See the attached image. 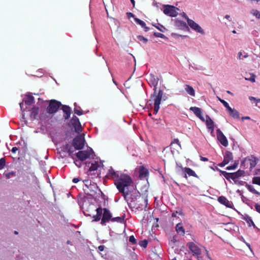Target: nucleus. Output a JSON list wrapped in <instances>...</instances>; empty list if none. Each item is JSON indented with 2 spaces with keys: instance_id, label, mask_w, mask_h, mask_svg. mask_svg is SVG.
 Instances as JSON below:
<instances>
[{
  "instance_id": "nucleus-35",
  "label": "nucleus",
  "mask_w": 260,
  "mask_h": 260,
  "mask_svg": "<svg viewBox=\"0 0 260 260\" xmlns=\"http://www.w3.org/2000/svg\"><path fill=\"white\" fill-rule=\"evenodd\" d=\"M72 124L74 126H76V125H77L78 124L80 125V121H79V119L76 116H74L73 117V118L72 119Z\"/></svg>"
},
{
  "instance_id": "nucleus-42",
  "label": "nucleus",
  "mask_w": 260,
  "mask_h": 260,
  "mask_svg": "<svg viewBox=\"0 0 260 260\" xmlns=\"http://www.w3.org/2000/svg\"><path fill=\"white\" fill-rule=\"evenodd\" d=\"M255 76L254 74H251L250 77L245 78V79L246 80L250 81L251 82H254L255 81Z\"/></svg>"
},
{
  "instance_id": "nucleus-15",
  "label": "nucleus",
  "mask_w": 260,
  "mask_h": 260,
  "mask_svg": "<svg viewBox=\"0 0 260 260\" xmlns=\"http://www.w3.org/2000/svg\"><path fill=\"white\" fill-rule=\"evenodd\" d=\"M61 109L64 113L63 117L65 119H68L71 115V109L69 106L67 105H62Z\"/></svg>"
},
{
  "instance_id": "nucleus-22",
  "label": "nucleus",
  "mask_w": 260,
  "mask_h": 260,
  "mask_svg": "<svg viewBox=\"0 0 260 260\" xmlns=\"http://www.w3.org/2000/svg\"><path fill=\"white\" fill-rule=\"evenodd\" d=\"M35 102L34 97L30 94L26 95V99L23 101V102L28 106H30Z\"/></svg>"
},
{
  "instance_id": "nucleus-5",
  "label": "nucleus",
  "mask_w": 260,
  "mask_h": 260,
  "mask_svg": "<svg viewBox=\"0 0 260 260\" xmlns=\"http://www.w3.org/2000/svg\"><path fill=\"white\" fill-rule=\"evenodd\" d=\"M94 153L91 148L86 150L79 151L76 153L77 157L81 161H84L89 158Z\"/></svg>"
},
{
  "instance_id": "nucleus-36",
  "label": "nucleus",
  "mask_w": 260,
  "mask_h": 260,
  "mask_svg": "<svg viewBox=\"0 0 260 260\" xmlns=\"http://www.w3.org/2000/svg\"><path fill=\"white\" fill-rule=\"evenodd\" d=\"M134 19H135V22L137 24H138L140 25H141L142 27H145L146 23H145V22H144L143 21L141 20V19H139L138 18H135Z\"/></svg>"
},
{
  "instance_id": "nucleus-17",
  "label": "nucleus",
  "mask_w": 260,
  "mask_h": 260,
  "mask_svg": "<svg viewBox=\"0 0 260 260\" xmlns=\"http://www.w3.org/2000/svg\"><path fill=\"white\" fill-rule=\"evenodd\" d=\"M175 26L182 30L188 29V27L186 23L182 20H176L175 22Z\"/></svg>"
},
{
  "instance_id": "nucleus-33",
  "label": "nucleus",
  "mask_w": 260,
  "mask_h": 260,
  "mask_svg": "<svg viewBox=\"0 0 260 260\" xmlns=\"http://www.w3.org/2000/svg\"><path fill=\"white\" fill-rule=\"evenodd\" d=\"M124 220V217H116L114 218H111V221L112 222H117L119 223H122Z\"/></svg>"
},
{
  "instance_id": "nucleus-64",
  "label": "nucleus",
  "mask_w": 260,
  "mask_h": 260,
  "mask_svg": "<svg viewBox=\"0 0 260 260\" xmlns=\"http://www.w3.org/2000/svg\"><path fill=\"white\" fill-rule=\"evenodd\" d=\"M172 241H173L174 243H175L177 241L175 237H173V239L172 240Z\"/></svg>"
},
{
  "instance_id": "nucleus-14",
  "label": "nucleus",
  "mask_w": 260,
  "mask_h": 260,
  "mask_svg": "<svg viewBox=\"0 0 260 260\" xmlns=\"http://www.w3.org/2000/svg\"><path fill=\"white\" fill-rule=\"evenodd\" d=\"M120 174L118 172H115L112 168L108 170L106 177L108 178L116 179L120 176Z\"/></svg>"
},
{
  "instance_id": "nucleus-63",
  "label": "nucleus",
  "mask_w": 260,
  "mask_h": 260,
  "mask_svg": "<svg viewBox=\"0 0 260 260\" xmlns=\"http://www.w3.org/2000/svg\"><path fill=\"white\" fill-rule=\"evenodd\" d=\"M176 214L177 213L176 212H173L172 214V216L173 217H176Z\"/></svg>"
},
{
  "instance_id": "nucleus-41",
  "label": "nucleus",
  "mask_w": 260,
  "mask_h": 260,
  "mask_svg": "<svg viewBox=\"0 0 260 260\" xmlns=\"http://www.w3.org/2000/svg\"><path fill=\"white\" fill-rule=\"evenodd\" d=\"M154 36L155 37L160 38H162V39L166 38V37L164 34H161L160 32H154Z\"/></svg>"
},
{
  "instance_id": "nucleus-4",
  "label": "nucleus",
  "mask_w": 260,
  "mask_h": 260,
  "mask_svg": "<svg viewBox=\"0 0 260 260\" xmlns=\"http://www.w3.org/2000/svg\"><path fill=\"white\" fill-rule=\"evenodd\" d=\"M61 106H62V104L60 102L56 100H51L49 101V105L46 108V111L50 114H54L57 112Z\"/></svg>"
},
{
  "instance_id": "nucleus-57",
  "label": "nucleus",
  "mask_w": 260,
  "mask_h": 260,
  "mask_svg": "<svg viewBox=\"0 0 260 260\" xmlns=\"http://www.w3.org/2000/svg\"><path fill=\"white\" fill-rule=\"evenodd\" d=\"M79 181V179L78 178H75L73 179V182L75 183H77Z\"/></svg>"
},
{
  "instance_id": "nucleus-48",
  "label": "nucleus",
  "mask_w": 260,
  "mask_h": 260,
  "mask_svg": "<svg viewBox=\"0 0 260 260\" xmlns=\"http://www.w3.org/2000/svg\"><path fill=\"white\" fill-rule=\"evenodd\" d=\"M253 15L256 16V18L260 19V12L257 10H254Z\"/></svg>"
},
{
  "instance_id": "nucleus-28",
  "label": "nucleus",
  "mask_w": 260,
  "mask_h": 260,
  "mask_svg": "<svg viewBox=\"0 0 260 260\" xmlns=\"http://www.w3.org/2000/svg\"><path fill=\"white\" fill-rule=\"evenodd\" d=\"M247 223L249 224V226L252 225L254 228H256L255 224L253 222L251 218L248 215H245L243 218Z\"/></svg>"
},
{
  "instance_id": "nucleus-19",
  "label": "nucleus",
  "mask_w": 260,
  "mask_h": 260,
  "mask_svg": "<svg viewBox=\"0 0 260 260\" xmlns=\"http://www.w3.org/2000/svg\"><path fill=\"white\" fill-rule=\"evenodd\" d=\"M148 170L144 167L143 166H141L139 169V177L141 179L146 178L148 176Z\"/></svg>"
},
{
  "instance_id": "nucleus-34",
  "label": "nucleus",
  "mask_w": 260,
  "mask_h": 260,
  "mask_svg": "<svg viewBox=\"0 0 260 260\" xmlns=\"http://www.w3.org/2000/svg\"><path fill=\"white\" fill-rule=\"evenodd\" d=\"M74 106H75V108L74 110V113L79 116L82 115L83 114V112L82 110H80L78 109V108L77 107V104L76 103H74Z\"/></svg>"
},
{
  "instance_id": "nucleus-62",
  "label": "nucleus",
  "mask_w": 260,
  "mask_h": 260,
  "mask_svg": "<svg viewBox=\"0 0 260 260\" xmlns=\"http://www.w3.org/2000/svg\"><path fill=\"white\" fill-rule=\"evenodd\" d=\"M242 52H239L238 53V56H239V57L240 59H241V56H242Z\"/></svg>"
},
{
  "instance_id": "nucleus-11",
  "label": "nucleus",
  "mask_w": 260,
  "mask_h": 260,
  "mask_svg": "<svg viewBox=\"0 0 260 260\" xmlns=\"http://www.w3.org/2000/svg\"><path fill=\"white\" fill-rule=\"evenodd\" d=\"M189 110L193 112L194 115L200 118L202 121H205V118L202 116V110L200 108L196 107H191Z\"/></svg>"
},
{
  "instance_id": "nucleus-12",
  "label": "nucleus",
  "mask_w": 260,
  "mask_h": 260,
  "mask_svg": "<svg viewBox=\"0 0 260 260\" xmlns=\"http://www.w3.org/2000/svg\"><path fill=\"white\" fill-rule=\"evenodd\" d=\"M218 201L221 204L224 205L228 208H232L233 204L231 201H229L225 197L220 196L218 198Z\"/></svg>"
},
{
  "instance_id": "nucleus-60",
  "label": "nucleus",
  "mask_w": 260,
  "mask_h": 260,
  "mask_svg": "<svg viewBox=\"0 0 260 260\" xmlns=\"http://www.w3.org/2000/svg\"><path fill=\"white\" fill-rule=\"evenodd\" d=\"M131 2L132 3V5H133V7H135V2L134 0H130Z\"/></svg>"
},
{
  "instance_id": "nucleus-24",
  "label": "nucleus",
  "mask_w": 260,
  "mask_h": 260,
  "mask_svg": "<svg viewBox=\"0 0 260 260\" xmlns=\"http://www.w3.org/2000/svg\"><path fill=\"white\" fill-rule=\"evenodd\" d=\"M39 108L38 107H33L31 109L30 113V118L33 119H36L39 114Z\"/></svg>"
},
{
  "instance_id": "nucleus-47",
  "label": "nucleus",
  "mask_w": 260,
  "mask_h": 260,
  "mask_svg": "<svg viewBox=\"0 0 260 260\" xmlns=\"http://www.w3.org/2000/svg\"><path fill=\"white\" fill-rule=\"evenodd\" d=\"M15 175V173L12 171L11 172L5 174V176L7 179H9L11 176H14Z\"/></svg>"
},
{
  "instance_id": "nucleus-51",
  "label": "nucleus",
  "mask_w": 260,
  "mask_h": 260,
  "mask_svg": "<svg viewBox=\"0 0 260 260\" xmlns=\"http://www.w3.org/2000/svg\"><path fill=\"white\" fill-rule=\"evenodd\" d=\"M127 17L128 19H129L131 17H135V15L134 14H133L131 12H127L126 13Z\"/></svg>"
},
{
  "instance_id": "nucleus-29",
  "label": "nucleus",
  "mask_w": 260,
  "mask_h": 260,
  "mask_svg": "<svg viewBox=\"0 0 260 260\" xmlns=\"http://www.w3.org/2000/svg\"><path fill=\"white\" fill-rule=\"evenodd\" d=\"M219 172L227 180H229L230 179H232L233 180L232 173H228L222 170H219Z\"/></svg>"
},
{
  "instance_id": "nucleus-61",
  "label": "nucleus",
  "mask_w": 260,
  "mask_h": 260,
  "mask_svg": "<svg viewBox=\"0 0 260 260\" xmlns=\"http://www.w3.org/2000/svg\"><path fill=\"white\" fill-rule=\"evenodd\" d=\"M250 119V117L249 116H246V117H242V120H244V119Z\"/></svg>"
},
{
  "instance_id": "nucleus-37",
  "label": "nucleus",
  "mask_w": 260,
  "mask_h": 260,
  "mask_svg": "<svg viewBox=\"0 0 260 260\" xmlns=\"http://www.w3.org/2000/svg\"><path fill=\"white\" fill-rule=\"evenodd\" d=\"M252 182L253 184L260 185V177H254L252 178Z\"/></svg>"
},
{
  "instance_id": "nucleus-2",
  "label": "nucleus",
  "mask_w": 260,
  "mask_h": 260,
  "mask_svg": "<svg viewBox=\"0 0 260 260\" xmlns=\"http://www.w3.org/2000/svg\"><path fill=\"white\" fill-rule=\"evenodd\" d=\"M150 80L152 82V84L154 86V91L153 93L151 95L150 99H149L148 102H151L152 101L154 102L153 114L156 115L160 108L159 105L161 103V101L163 95V91L162 90L160 89L158 92H157L156 86L158 84L159 80L157 77H156L154 75H151Z\"/></svg>"
},
{
  "instance_id": "nucleus-45",
  "label": "nucleus",
  "mask_w": 260,
  "mask_h": 260,
  "mask_svg": "<svg viewBox=\"0 0 260 260\" xmlns=\"http://www.w3.org/2000/svg\"><path fill=\"white\" fill-rule=\"evenodd\" d=\"M175 144H177L180 148L181 147V145H180L179 141L178 139H175L173 140V141L171 142V146H173Z\"/></svg>"
},
{
  "instance_id": "nucleus-16",
  "label": "nucleus",
  "mask_w": 260,
  "mask_h": 260,
  "mask_svg": "<svg viewBox=\"0 0 260 260\" xmlns=\"http://www.w3.org/2000/svg\"><path fill=\"white\" fill-rule=\"evenodd\" d=\"M136 198H131V200L129 202H128L129 207L131 208H134L138 210H142L143 209V207L142 206H140V205L137 204L136 203H135V199Z\"/></svg>"
},
{
  "instance_id": "nucleus-31",
  "label": "nucleus",
  "mask_w": 260,
  "mask_h": 260,
  "mask_svg": "<svg viewBox=\"0 0 260 260\" xmlns=\"http://www.w3.org/2000/svg\"><path fill=\"white\" fill-rule=\"evenodd\" d=\"M64 151L68 152L69 155H70L71 154H72L74 152L73 150H72V146L69 144H66V145L64 147Z\"/></svg>"
},
{
  "instance_id": "nucleus-54",
  "label": "nucleus",
  "mask_w": 260,
  "mask_h": 260,
  "mask_svg": "<svg viewBox=\"0 0 260 260\" xmlns=\"http://www.w3.org/2000/svg\"><path fill=\"white\" fill-rule=\"evenodd\" d=\"M105 246L104 245H100L98 247V249L100 251H103L104 250Z\"/></svg>"
},
{
  "instance_id": "nucleus-59",
  "label": "nucleus",
  "mask_w": 260,
  "mask_h": 260,
  "mask_svg": "<svg viewBox=\"0 0 260 260\" xmlns=\"http://www.w3.org/2000/svg\"><path fill=\"white\" fill-rule=\"evenodd\" d=\"M143 27L144 28V30L145 31H148L149 30V28L148 27L146 26V25H145V27Z\"/></svg>"
},
{
  "instance_id": "nucleus-32",
  "label": "nucleus",
  "mask_w": 260,
  "mask_h": 260,
  "mask_svg": "<svg viewBox=\"0 0 260 260\" xmlns=\"http://www.w3.org/2000/svg\"><path fill=\"white\" fill-rule=\"evenodd\" d=\"M98 167H99L98 162L95 161L94 163L91 164V165L88 170V172L95 171L98 169Z\"/></svg>"
},
{
  "instance_id": "nucleus-39",
  "label": "nucleus",
  "mask_w": 260,
  "mask_h": 260,
  "mask_svg": "<svg viewBox=\"0 0 260 260\" xmlns=\"http://www.w3.org/2000/svg\"><path fill=\"white\" fill-rule=\"evenodd\" d=\"M238 165V162L235 161L233 165L227 167L226 168V169L228 170H235L237 167Z\"/></svg>"
},
{
  "instance_id": "nucleus-43",
  "label": "nucleus",
  "mask_w": 260,
  "mask_h": 260,
  "mask_svg": "<svg viewBox=\"0 0 260 260\" xmlns=\"http://www.w3.org/2000/svg\"><path fill=\"white\" fill-rule=\"evenodd\" d=\"M221 103L223 105V106L227 109L228 110H230L231 108L229 104L224 100H221Z\"/></svg>"
},
{
  "instance_id": "nucleus-20",
  "label": "nucleus",
  "mask_w": 260,
  "mask_h": 260,
  "mask_svg": "<svg viewBox=\"0 0 260 260\" xmlns=\"http://www.w3.org/2000/svg\"><path fill=\"white\" fill-rule=\"evenodd\" d=\"M206 124L207 127L208 129H211L212 131H214V122L213 120L211 119V118L209 116V115H207L206 116Z\"/></svg>"
},
{
  "instance_id": "nucleus-38",
  "label": "nucleus",
  "mask_w": 260,
  "mask_h": 260,
  "mask_svg": "<svg viewBox=\"0 0 260 260\" xmlns=\"http://www.w3.org/2000/svg\"><path fill=\"white\" fill-rule=\"evenodd\" d=\"M6 166V159L4 157L1 158L0 159V170L4 168Z\"/></svg>"
},
{
  "instance_id": "nucleus-27",
  "label": "nucleus",
  "mask_w": 260,
  "mask_h": 260,
  "mask_svg": "<svg viewBox=\"0 0 260 260\" xmlns=\"http://www.w3.org/2000/svg\"><path fill=\"white\" fill-rule=\"evenodd\" d=\"M245 160H248L249 161L250 169L254 168L256 165V159L254 157L251 156L250 158H245Z\"/></svg>"
},
{
  "instance_id": "nucleus-21",
  "label": "nucleus",
  "mask_w": 260,
  "mask_h": 260,
  "mask_svg": "<svg viewBox=\"0 0 260 260\" xmlns=\"http://www.w3.org/2000/svg\"><path fill=\"white\" fill-rule=\"evenodd\" d=\"M233 159V155L232 152L230 151H226L223 156V160L229 164V162Z\"/></svg>"
},
{
  "instance_id": "nucleus-50",
  "label": "nucleus",
  "mask_w": 260,
  "mask_h": 260,
  "mask_svg": "<svg viewBox=\"0 0 260 260\" xmlns=\"http://www.w3.org/2000/svg\"><path fill=\"white\" fill-rule=\"evenodd\" d=\"M255 209L257 212L260 213V205H258V204H256L255 205Z\"/></svg>"
},
{
  "instance_id": "nucleus-53",
  "label": "nucleus",
  "mask_w": 260,
  "mask_h": 260,
  "mask_svg": "<svg viewBox=\"0 0 260 260\" xmlns=\"http://www.w3.org/2000/svg\"><path fill=\"white\" fill-rule=\"evenodd\" d=\"M18 150V148L17 147H14L12 149V152L13 153H15L16 151Z\"/></svg>"
},
{
  "instance_id": "nucleus-49",
  "label": "nucleus",
  "mask_w": 260,
  "mask_h": 260,
  "mask_svg": "<svg viewBox=\"0 0 260 260\" xmlns=\"http://www.w3.org/2000/svg\"><path fill=\"white\" fill-rule=\"evenodd\" d=\"M249 99L250 101H252V100L256 101L257 103H256V106H257V103H260V99H256L254 97L249 96Z\"/></svg>"
},
{
  "instance_id": "nucleus-9",
  "label": "nucleus",
  "mask_w": 260,
  "mask_h": 260,
  "mask_svg": "<svg viewBox=\"0 0 260 260\" xmlns=\"http://www.w3.org/2000/svg\"><path fill=\"white\" fill-rule=\"evenodd\" d=\"M186 245L193 255L199 256L202 254L201 249L194 242H188Z\"/></svg>"
},
{
  "instance_id": "nucleus-40",
  "label": "nucleus",
  "mask_w": 260,
  "mask_h": 260,
  "mask_svg": "<svg viewBox=\"0 0 260 260\" xmlns=\"http://www.w3.org/2000/svg\"><path fill=\"white\" fill-rule=\"evenodd\" d=\"M148 244V241L146 240H144L139 242V245L144 248H146Z\"/></svg>"
},
{
  "instance_id": "nucleus-1",
  "label": "nucleus",
  "mask_w": 260,
  "mask_h": 260,
  "mask_svg": "<svg viewBox=\"0 0 260 260\" xmlns=\"http://www.w3.org/2000/svg\"><path fill=\"white\" fill-rule=\"evenodd\" d=\"M131 177L127 174L120 173L117 179L114 180V184L119 191L122 193L125 200L129 194V187L133 184Z\"/></svg>"
},
{
  "instance_id": "nucleus-58",
  "label": "nucleus",
  "mask_w": 260,
  "mask_h": 260,
  "mask_svg": "<svg viewBox=\"0 0 260 260\" xmlns=\"http://www.w3.org/2000/svg\"><path fill=\"white\" fill-rule=\"evenodd\" d=\"M176 213H177V214H179V215H183V211L182 210L179 211H176Z\"/></svg>"
},
{
  "instance_id": "nucleus-8",
  "label": "nucleus",
  "mask_w": 260,
  "mask_h": 260,
  "mask_svg": "<svg viewBox=\"0 0 260 260\" xmlns=\"http://www.w3.org/2000/svg\"><path fill=\"white\" fill-rule=\"evenodd\" d=\"M184 16L185 19H187L188 25L194 30L198 32H199L201 34H204V30L202 28V27L196 23L193 20L190 19L186 15V14L184 13Z\"/></svg>"
},
{
  "instance_id": "nucleus-44",
  "label": "nucleus",
  "mask_w": 260,
  "mask_h": 260,
  "mask_svg": "<svg viewBox=\"0 0 260 260\" xmlns=\"http://www.w3.org/2000/svg\"><path fill=\"white\" fill-rule=\"evenodd\" d=\"M129 241L133 244H136L137 243V240L134 236H131L129 238Z\"/></svg>"
},
{
  "instance_id": "nucleus-25",
  "label": "nucleus",
  "mask_w": 260,
  "mask_h": 260,
  "mask_svg": "<svg viewBox=\"0 0 260 260\" xmlns=\"http://www.w3.org/2000/svg\"><path fill=\"white\" fill-rule=\"evenodd\" d=\"M185 90L191 96H194L195 95V91L193 88L189 85H185Z\"/></svg>"
},
{
  "instance_id": "nucleus-18",
  "label": "nucleus",
  "mask_w": 260,
  "mask_h": 260,
  "mask_svg": "<svg viewBox=\"0 0 260 260\" xmlns=\"http://www.w3.org/2000/svg\"><path fill=\"white\" fill-rule=\"evenodd\" d=\"M175 230L177 233L181 236H184L185 235V229L181 222H179L176 224Z\"/></svg>"
},
{
  "instance_id": "nucleus-56",
  "label": "nucleus",
  "mask_w": 260,
  "mask_h": 260,
  "mask_svg": "<svg viewBox=\"0 0 260 260\" xmlns=\"http://www.w3.org/2000/svg\"><path fill=\"white\" fill-rule=\"evenodd\" d=\"M75 163L76 165L77 166H78V167H81V162H80V161H79L78 160H76L75 161Z\"/></svg>"
},
{
  "instance_id": "nucleus-7",
  "label": "nucleus",
  "mask_w": 260,
  "mask_h": 260,
  "mask_svg": "<svg viewBox=\"0 0 260 260\" xmlns=\"http://www.w3.org/2000/svg\"><path fill=\"white\" fill-rule=\"evenodd\" d=\"M164 13L170 17H176L178 15V8L171 5H165L164 6Z\"/></svg>"
},
{
  "instance_id": "nucleus-3",
  "label": "nucleus",
  "mask_w": 260,
  "mask_h": 260,
  "mask_svg": "<svg viewBox=\"0 0 260 260\" xmlns=\"http://www.w3.org/2000/svg\"><path fill=\"white\" fill-rule=\"evenodd\" d=\"M96 214L93 216V221H98L101 219V224L105 225L106 223L109 222L111 220L112 216L108 209H102L100 207L96 209Z\"/></svg>"
},
{
  "instance_id": "nucleus-55",
  "label": "nucleus",
  "mask_w": 260,
  "mask_h": 260,
  "mask_svg": "<svg viewBox=\"0 0 260 260\" xmlns=\"http://www.w3.org/2000/svg\"><path fill=\"white\" fill-rule=\"evenodd\" d=\"M200 159H201L202 161H208V158H207V157H203V156H201V157H200Z\"/></svg>"
},
{
  "instance_id": "nucleus-46",
  "label": "nucleus",
  "mask_w": 260,
  "mask_h": 260,
  "mask_svg": "<svg viewBox=\"0 0 260 260\" xmlns=\"http://www.w3.org/2000/svg\"><path fill=\"white\" fill-rule=\"evenodd\" d=\"M138 38L140 41H143L144 43H146L148 41V40L146 38L142 36H138Z\"/></svg>"
},
{
  "instance_id": "nucleus-30",
  "label": "nucleus",
  "mask_w": 260,
  "mask_h": 260,
  "mask_svg": "<svg viewBox=\"0 0 260 260\" xmlns=\"http://www.w3.org/2000/svg\"><path fill=\"white\" fill-rule=\"evenodd\" d=\"M246 186L250 192L260 196V192L256 190L253 186L246 184Z\"/></svg>"
},
{
  "instance_id": "nucleus-26",
  "label": "nucleus",
  "mask_w": 260,
  "mask_h": 260,
  "mask_svg": "<svg viewBox=\"0 0 260 260\" xmlns=\"http://www.w3.org/2000/svg\"><path fill=\"white\" fill-rule=\"evenodd\" d=\"M245 173V172L243 170H239L238 171L232 173L233 175V180H235V179L238 178L239 177L243 176Z\"/></svg>"
},
{
  "instance_id": "nucleus-13",
  "label": "nucleus",
  "mask_w": 260,
  "mask_h": 260,
  "mask_svg": "<svg viewBox=\"0 0 260 260\" xmlns=\"http://www.w3.org/2000/svg\"><path fill=\"white\" fill-rule=\"evenodd\" d=\"M181 169L185 173L184 177L186 179L187 178V175H188L189 176H193L196 178H198V176L197 175L195 172L193 171L191 169L187 167L184 168L181 167Z\"/></svg>"
},
{
  "instance_id": "nucleus-52",
  "label": "nucleus",
  "mask_w": 260,
  "mask_h": 260,
  "mask_svg": "<svg viewBox=\"0 0 260 260\" xmlns=\"http://www.w3.org/2000/svg\"><path fill=\"white\" fill-rule=\"evenodd\" d=\"M226 165H227L226 162L223 160V161L221 163L218 164V166L219 167H223L225 166Z\"/></svg>"
},
{
  "instance_id": "nucleus-10",
  "label": "nucleus",
  "mask_w": 260,
  "mask_h": 260,
  "mask_svg": "<svg viewBox=\"0 0 260 260\" xmlns=\"http://www.w3.org/2000/svg\"><path fill=\"white\" fill-rule=\"evenodd\" d=\"M216 134L217 140L223 146L227 147L229 144L228 140L220 129H217Z\"/></svg>"
},
{
  "instance_id": "nucleus-6",
  "label": "nucleus",
  "mask_w": 260,
  "mask_h": 260,
  "mask_svg": "<svg viewBox=\"0 0 260 260\" xmlns=\"http://www.w3.org/2000/svg\"><path fill=\"white\" fill-rule=\"evenodd\" d=\"M84 138L81 136H77L73 140L72 145L76 150L82 149L84 146Z\"/></svg>"
},
{
  "instance_id": "nucleus-23",
  "label": "nucleus",
  "mask_w": 260,
  "mask_h": 260,
  "mask_svg": "<svg viewBox=\"0 0 260 260\" xmlns=\"http://www.w3.org/2000/svg\"><path fill=\"white\" fill-rule=\"evenodd\" d=\"M229 114L234 118L239 119V112L235 109L230 108V110H228Z\"/></svg>"
}]
</instances>
